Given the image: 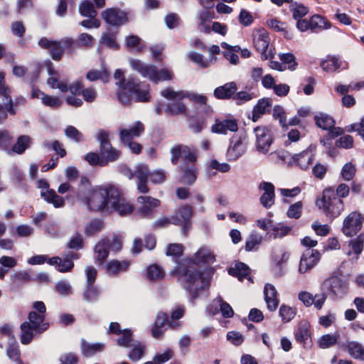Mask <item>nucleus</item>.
<instances>
[{
    "label": "nucleus",
    "instance_id": "nucleus-17",
    "mask_svg": "<svg viewBox=\"0 0 364 364\" xmlns=\"http://www.w3.org/2000/svg\"><path fill=\"white\" fill-rule=\"evenodd\" d=\"M321 257L320 252L314 249H306L300 259L299 271L304 274L312 269L319 261Z\"/></svg>",
    "mask_w": 364,
    "mask_h": 364
},
{
    "label": "nucleus",
    "instance_id": "nucleus-13",
    "mask_svg": "<svg viewBox=\"0 0 364 364\" xmlns=\"http://www.w3.org/2000/svg\"><path fill=\"white\" fill-rule=\"evenodd\" d=\"M246 139L247 134L244 133L239 136H234L230 139V144L226 152L228 161H236L244 154L246 148L243 144V141Z\"/></svg>",
    "mask_w": 364,
    "mask_h": 364
},
{
    "label": "nucleus",
    "instance_id": "nucleus-10",
    "mask_svg": "<svg viewBox=\"0 0 364 364\" xmlns=\"http://www.w3.org/2000/svg\"><path fill=\"white\" fill-rule=\"evenodd\" d=\"M137 213L141 216L152 219L154 218V212L156 208L161 205V201L149 196H141L136 200Z\"/></svg>",
    "mask_w": 364,
    "mask_h": 364
},
{
    "label": "nucleus",
    "instance_id": "nucleus-4",
    "mask_svg": "<svg viewBox=\"0 0 364 364\" xmlns=\"http://www.w3.org/2000/svg\"><path fill=\"white\" fill-rule=\"evenodd\" d=\"M29 322L24 321L21 324V342L23 345L29 344L34 336L33 333H42L46 331L49 323L45 321V316L38 315L35 311H30L28 316Z\"/></svg>",
    "mask_w": 364,
    "mask_h": 364
},
{
    "label": "nucleus",
    "instance_id": "nucleus-18",
    "mask_svg": "<svg viewBox=\"0 0 364 364\" xmlns=\"http://www.w3.org/2000/svg\"><path fill=\"white\" fill-rule=\"evenodd\" d=\"M129 65L132 68L138 72L143 77L148 78L149 80H154L155 74H156V66L152 64H145L139 59L131 58Z\"/></svg>",
    "mask_w": 364,
    "mask_h": 364
},
{
    "label": "nucleus",
    "instance_id": "nucleus-47",
    "mask_svg": "<svg viewBox=\"0 0 364 364\" xmlns=\"http://www.w3.org/2000/svg\"><path fill=\"white\" fill-rule=\"evenodd\" d=\"M338 337L339 336L336 334L323 335L318 340V345L322 349L331 348L336 344Z\"/></svg>",
    "mask_w": 364,
    "mask_h": 364
},
{
    "label": "nucleus",
    "instance_id": "nucleus-56",
    "mask_svg": "<svg viewBox=\"0 0 364 364\" xmlns=\"http://www.w3.org/2000/svg\"><path fill=\"white\" fill-rule=\"evenodd\" d=\"M102 227V221L100 220H92L86 225L85 228V233L88 237L93 236L97 232L101 231Z\"/></svg>",
    "mask_w": 364,
    "mask_h": 364
},
{
    "label": "nucleus",
    "instance_id": "nucleus-44",
    "mask_svg": "<svg viewBox=\"0 0 364 364\" xmlns=\"http://www.w3.org/2000/svg\"><path fill=\"white\" fill-rule=\"evenodd\" d=\"M320 66L325 71L333 72L340 68L341 62L336 57L328 56L327 59L321 62Z\"/></svg>",
    "mask_w": 364,
    "mask_h": 364
},
{
    "label": "nucleus",
    "instance_id": "nucleus-60",
    "mask_svg": "<svg viewBox=\"0 0 364 364\" xmlns=\"http://www.w3.org/2000/svg\"><path fill=\"white\" fill-rule=\"evenodd\" d=\"M269 43L267 41H260L257 38L254 39V46L255 49L261 53V59L266 60L268 59L267 56V50L269 48Z\"/></svg>",
    "mask_w": 364,
    "mask_h": 364
},
{
    "label": "nucleus",
    "instance_id": "nucleus-24",
    "mask_svg": "<svg viewBox=\"0 0 364 364\" xmlns=\"http://www.w3.org/2000/svg\"><path fill=\"white\" fill-rule=\"evenodd\" d=\"M230 275L237 278L240 282H242L245 279L250 282H253L250 277V268L244 262H237L233 267H230L228 270Z\"/></svg>",
    "mask_w": 364,
    "mask_h": 364
},
{
    "label": "nucleus",
    "instance_id": "nucleus-2",
    "mask_svg": "<svg viewBox=\"0 0 364 364\" xmlns=\"http://www.w3.org/2000/svg\"><path fill=\"white\" fill-rule=\"evenodd\" d=\"M100 199L97 205L101 212H117L122 216L132 213L134 209L132 204L122 197L117 188L113 186L100 187L97 188L92 196V200Z\"/></svg>",
    "mask_w": 364,
    "mask_h": 364
},
{
    "label": "nucleus",
    "instance_id": "nucleus-49",
    "mask_svg": "<svg viewBox=\"0 0 364 364\" xmlns=\"http://www.w3.org/2000/svg\"><path fill=\"white\" fill-rule=\"evenodd\" d=\"M272 232L270 233V237L276 239L277 237H283L287 235L291 230V228L279 223L277 225H272Z\"/></svg>",
    "mask_w": 364,
    "mask_h": 364
},
{
    "label": "nucleus",
    "instance_id": "nucleus-11",
    "mask_svg": "<svg viewBox=\"0 0 364 364\" xmlns=\"http://www.w3.org/2000/svg\"><path fill=\"white\" fill-rule=\"evenodd\" d=\"M362 215L356 211L350 213L343 220L342 232L347 237L355 235L362 228Z\"/></svg>",
    "mask_w": 364,
    "mask_h": 364
},
{
    "label": "nucleus",
    "instance_id": "nucleus-50",
    "mask_svg": "<svg viewBox=\"0 0 364 364\" xmlns=\"http://www.w3.org/2000/svg\"><path fill=\"white\" fill-rule=\"evenodd\" d=\"M65 135L76 143L85 140L83 134L75 127L68 125L65 129Z\"/></svg>",
    "mask_w": 364,
    "mask_h": 364
},
{
    "label": "nucleus",
    "instance_id": "nucleus-12",
    "mask_svg": "<svg viewBox=\"0 0 364 364\" xmlns=\"http://www.w3.org/2000/svg\"><path fill=\"white\" fill-rule=\"evenodd\" d=\"M196 255V266L195 268L198 269L203 272H204V277L207 281V284L205 288L203 289H205L209 286V279L208 277H210L211 274L213 272V269L210 267L205 268L203 270L200 269L199 263L203 264H210L213 263L215 259V256L212 254V252L207 248L200 247L195 254Z\"/></svg>",
    "mask_w": 364,
    "mask_h": 364
},
{
    "label": "nucleus",
    "instance_id": "nucleus-30",
    "mask_svg": "<svg viewBox=\"0 0 364 364\" xmlns=\"http://www.w3.org/2000/svg\"><path fill=\"white\" fill-rule=\"evenodd\" d=\"M309 324L306 321H301L295 332V339L297 342L302 343L304 348H307V340L311 338Z\"/></svg>",
    "mask_w": 364,
    "mask_h": 364
},
{
    "label": "nucleus",
    "instance_id": "nucleus-57",
    "mask_svg": "<svg viewBox=\"0 0 364 364\" xmlns=\"http://www.w3.org/2000/svg\"><path fill=\"white\" fill-rule=\"evenodd\" d=\"M272 116L274 119H279V124L283 129H287L286 113L282 106L275 105L274 107Z\"/></svg>",
    "mask_w": 364,
    "mask_h": 364
},
{
    "label": "nucleus",
    "instance_id": "nucleus-38",
    "mask_svg": "<svg viewBox=\"0 0 364 364\" xmlns=\"http://www.w3.org/2000/svg\"><path fill=\"white\" fill-rule=\"evenodd\" d=\"M164 276L165 272L160 265L157 264H153L147 267L146 278L149 281L159 280L163 279Z\"/></svg>",
    "mask_w": 364,
    "mask_h": 364
},
{
    "label": "nucleus",
    "instance_id": "nucleus-29",
    "mask_svg": "<svg viewBox=\"0 0 364 364\" xmlns=\"http://www.w3.org/2000/svg\"><path fill=\"white\" fill-rule=\"evenodd\" d=\"M106 243L107 240L102 239L95 245L94 248L95 264L102 265L108 257L109 252Z\"/></svg>",
    "mask_w": 364,
    "mask_h": 364
},
{
    "label": "nucleus",
    "instance_id": "nucleus-40",
    "mask_svg": "<svg viewBox=\"0 0 364 364\" xmlns=\"http://www.w3.org/2000/svg\"><path fill=\"white\" fill-rule=\"evenodd\" d=\"M346 347L348 353L354 358L364 360V348L359 343L350 341Z\"/></svg>",
    "mask_w": 364,
    "mask_h": 364
},
{
    "label": "nucleus",
    "instance_id": "nucleus-6",
    "mask_svg": "<svg viewBox=\"0 0 364 364\" xmlns=\"http://www.w3.org/2000/svg\"><path fill=\"white\" fill-rule=\"evenodd\" d=\"M120 88L128 90L134 95L135 102H148L151 100L150 85L134 77L129 76L127 80H123L120 82Z\"/></svg>",
    "mask_w": 364,
    "mask_h": 364
},
{
    "label": "nucleus",
    "instance_id": "nucleus-14",
    "mask_svg": "<svg viewBox=\"0 0 364 364\" xmlns=\"http://www.w3.org/2000/svg\"><path fill=\"white\" fill-rule=\"evenodd\" d=\"M37 187L38 188L47 189L46 191H42L41 192V196L48 203L53 204L55 208H61L65 205L64 198L58 196L53 189H49V183L46 179H39Z\"/></svg>",
    "mask_w": 364,
    "mask_h": 364
},
{
    "label": "nucleus",
    "instance_id": "nucleus-48",
    "mask_svg": "<svg viewBox=\"0 0 364 364\" xmlns=\"http://www.w3.org/2000/svg\"><path fill=\"white\" fill-rule=\"evenodd\" d=\"M85 247L82 236L79 232H75L67 243V247L70 250H80Z\"/></svg>",
    "mask_w": 364,
    "mask_h": 364
},
{
    "label": "nucleus",
    "instance_id": "nucleus-21",
    "mask_svg": "<svg viewBox=\"0 0 364 364\" xmlns=\"http://www.w3.org/2000/svg\"><path fill=\"white\" fill-rule=\"evenodd\" d=\"M166 324L173 327V323L168 321V316L166 313L163 311H159L155 318V321L151 328V334L154 338H161L164 333V330L163 329Z\"/></svg>",
    "mask_w": 364,
    "mask_h": 364
},
{
    "label": "nucleus",
    "instance_id": "nucleus-15",
    "mask_svg": "<svg viewBox=\"0 0 364 364\" xmlns=\"http://www.w3.org/2000/svg\"><path fill=\"white\" fill-rule=\"evenodd\" d=\"M102 17L105 21L112 26L119 27L129 21L127 14L119 9H107L102 12Z\"/></svg>",
    "mask_w": 364,
    "mask_h": 364
},
{
    "label": "nucleus",
    "instance_id": "nucleus-39",
    "mask_svg": "<svg viewBox=\"0 0 364 364\" xmlns=\"http://www.w3.org/2000/svg\"><path fill=\"white\" fill-rule=\"evenodd\" d=\"M131 350L129 352L127 357L133 362L139 361L144 355L145 345L141 344L140 342L136 341L131 346Z\"/></svg>",
    "mask_w": 364,
    "mask_h": 364
},
{
    "label": "nucleus",
    "instance_id": "nucleus-53",
    "mask_svg": "<svg viewBox=\"0 0 364 364\" xmlns=\"http://www.w3.org/2000/svg\"><path fill=\"white\" fill-rule=\"evenodd\" d=\"M262 238L256 234H251L245 242V250L250 252L257 250L262 243Z\"/></svg>",
    "mask_w": 364,
    "mask_h": 364
},
{
    "label": "nucleus",
    "instance_id": "nucleus-54",
    "mask_svg": "<svg viewBox=\"0 0 364 364\" xmlns=\"http://www.w3.org/2000/svg\"><path fill=\"white\" fill-rule=\"evenodd\" d=\"M272 106V100L269 98H262L258 100L254 106L253 109L259 114L262 116L267 112H269V107Z\"/></svg>",
    "mask_w": 364,
    "mask_h": 364
},
{
    "label": "nucleus",
    "instance_id": "nucleus-62",
    "mask_svg": "<svg viewBox=\"0 0 364 364\" xmlns=\"http://www.w3.org/2000/svg\"><path fill=\"white\" fill-rule=\"evenodd\" d=\"M279 314L282 321L286 323L290 321L294 317L296 312L292 308L282 304L279 308Z\"/></svg>",
    "mask_w": 364,
    "mask_h": 364
},
{
    "label": "nucleus",
    "instance_id": "nucleus-3",
    "mask_svg": "<svg viewBox=\"0 0 364 364\" xmlns=\"http://www.w3.org/2000/svg\"><path fill=\"white\" fill-rule=\"evenodd\" d=\"M336 195L333 188H327L323 190L322 197L316 200V205L331 221L338 217L344 208L342 199Z\"/></svg>",
    "mask_w": 364,
    "mask_h": 364
},
{
    "label": "nucleus",
    "instance_id": "nucleus-55",
    "mask_svg": "<svg viewBox=\"0 0 364 364\" xmlns=\"http://www.w3.org/2000/svg\"><path fill=\"white\" fill-rule=\"evenodd\" d=\"M279 60L282 64H287L288 68L293 71L295 70L298 66V63L296 61L294 55L291 53H280L279 55Z\"/></svg>",
    "mask_w": 364,
    "mask_h": 364
},
{
    "label": "nucleus",
    "instance_id": "nucleus-31",
    "mask_svg": "<svg viewBox=\"0 0 364 364\" xmlns=\"http://www.w3.org/2000/svg\"><path fill=\"white\" fill-rule=\"evenodd\" d=\"M144 132V124L139 122L136 121L134 126L131 127L129 129H122L119 131V137L120 139L124 140H129L132 139L133 136H139Z\"/></svg>",
    "mask_w": 364,
    "mask_h": 364
},
{
    "label": "nucleus",
    "instance_id": "nucleus-59",
    "mask_svg": "<svg viewBox=\"0 0 364 364\" xmlns=\"http://www.w3.org/2000/svg\"><path fill=\"white\" fill-rule=\"evenodd\" d=\"M42 103L47 106L53 109L58 108L62 105V101L57 97H53L48 95H43V97H41Z\"/></svg>",
    "mask_w": 364,
    "mask_h": 364
},
{
    "label": "nucleus",
    "instance_id": "nucleus-41",
    "mask_svg": "<svg viewBox=\"0 0 364 364\" xmlns=\"http://www.w3.org/2000/svg\"><path fill=\"white\" fill-rule=\"evenodd\" d=\"M100 294V290L94 284H85L83 291V299L87 302H95L98 299Z\"/></svg>",
    "mask_w": 364,
    "mask_h": 364
},
{
    "label": "nucleus",
    "instance_id": "nucleus-46",
    "mask_svg": "<svg viewBox=\"0 0 364 364\" xmlns=\"http://www.w3.org/2000/svg\"><path fill=\"white\" fill-rule=\"evenodd\" d=\"M102 157L101 163L107 166L109 162H114L119 159L121 151L112 147L107 152L100 154Z\"/></svg>",
    "mask_w": 364,
    "mask_h": 364
},
{
    "label": "nucleus",
    "instance_id": "nucleus-27",
    "mask_svg": "<svg viewBox=\"0 0 364 364\" xmlns=\"http://www.w3.org/2000/svg\"><path fill=\"white\" fill-rule=\"evenodd\" d=\"M105 348V344L103 343H90L84 338H82L80 341L81 353L87 358L92 357L96 353L104 351Z\"/></svg>",
    "mask_w": 364,
    "mask_h": 364
},
{
    "label": "nucleus",
    "instance_id": "nucleus-26",
    "mask_svg": "<svg viewBox=\"0 0 364 364\" xmlns=\"http://www.w3.org/2000/svg\"><path fill=\"white\" fill-rule=\"evenodd\" d=\"M171 102L166 104L164 112L169 116L184 115L188 117L187 106L181 101L171 100Z\"/></svg>",
    "mask_w": 364,
    "mask_h": 364
},
{
    "label": "nucleus",
    "instance_id": "nucleus-25",
    "mask_svg": "<svg viewBox=\"0 0 364 364\" xmlns=\"http://www.w3.org/2000/svg\"><path fill=\"white\" fill-rule=\"evenodd\" d=\"M264 295L267 309L270 311H275L279 305L277 291L275 287L271 284H266L264 288Z\"/></svg>",
    "mask_w": 364,
    "mask_h": 364
},
{
    "label": "nucleus",
    "instance_id": "nucleus-45",
    "mask_svg": "<svg viewBox=\"0 0 364 364\" xmlns=\"http://www.w3.org/2000/svg\"><path fill=\"white\" fill-rule=\"evenodd\" d=\"M80 14L85 17L93 18L96 17L97 12L94 8L93 4L90 1H85L79 6Z\"/></svg>",
    "mask_w": 364,
    "mask_h": 364
},
{
    "label": "nucleus",
    "instance_id": "nucleus-22",
    "mask_svg": "<svg viewBox=\"0 0 364 364\" xmlns=\"http://www.w3.org/2000/svg\"><path fill=\"white\" fill-rule=\"evenodd\" d=\"M237 90V86L236 82H230L217 87L214 90L213 95L218 100H233L234 95Z\"/></svg>",
    "mask_w": 364,
    "mask_h": 364
},
{
    "label": "nucleus",
    "instance_id": "nucleus-5",
    "mask_svg": "<svg viewBox=\"0 0 364 364\" xmlns=\"http://www.w3.org/2000/svg\"><path fill=\"white\" fill-rule=\"evenodd\" d=\"M9 92V87L5 85L4 74L0 73V124L7 118L8 112L11 115L16 114L14 107L24 105L26 102L23 96L16 97L14 102Z\"/></svg>",
    "mask_w": 364,
    "mask_h": 364
},
{
    "label": "nucleus",
    "instance_id": "nucleus-36",
    "mask_svg": "<svg viewBox=\"0 0 364 364\" xmlns=\"http://www.w3.org/2000/svg\"><path fill=\"white\" fill-rule=\"evenodd\" d=\"M314 121L316 126L323 130H329L336 124L334 119L325 113H321L319 116H314Z\"/></svg>",
    "mask_w": 364,
    "mask_h": 364
},
{
    "label": "nucleus",
    "instance_id": "nucleus-32",
    "mask_svg": "<svg viewBox=\"0 0 364 364\" xmlns=\"http://www.w3.org/2000/svg\"><path fill=\"white\" fill-rule=\"evenodd\" d=\"M31 138L28 135H20L15 144H14L10 151V154H23L25 151L30 147Z\"/></svg>",
    "mask_w": 364,
    "mask_h": 364
},
{
    "label": "nucleus",
    "instance_id": "nucleus-33",
    "mask_svg": "<svg viewBox=\"0 0 364 364\" xmlns=\"http://www.w3.org/2000/svg\"><path fill=\"white\" fill-rule=\"evenodd\" d=\"M133 331L131 328H124L114 341L118 346L128 348L133 346Z\"/></svg>",
    "mask_w": 364,
    "mask_h": 364
},
{
    "label": "nucleus",
    "instance_id": "nucleus-61",
    "mask_svg": "<svg viewBox=\"0 0 364 364\" xmlns=\"http://www.w3.org/2000/svg\"><path fill=\"white\" fill-rule=\"evenodd\" d=\"M255 97L253 92H247L246 91L236 92L233 97L237 105H241L243 103L251 100Z\"/></svg>",
    "mask_w": 364,
    "mask_h": 364
},
{
    "label": "nucleus",
    "instance_id": "nucleus-8",
    "mask_svg": "<svg viewBox=\"0 0 364 364\" xmlns=\"http://www.w3.org/2000/svg\"><path fill=\"white\" fill-rule=\"evenodd\" d=\"M256 137V149L260 153L267 154L274 141L272 125L257 126L253 130Z\"/></svg>",
    "mask_w": 364,
    "mask_h": 364
},
{
    "label": "nucleus",
    "instance_id": "nucleus-1",
    "mask_svg": "<svg viewBox=\"0 0 364 364\" xmlns=\"http://www.w3.org/2000/svg\"><path fill=\"white\" fill-rule=\"evenodd\" d=\"M184 247L182 244L171 243L168 245L166 255L171 256L176 262V265L170 274L177 277L178 282L182 287L189 293V300L194 304L199 297L200 292L207 284L204 272L195 268L196 261L193 258H186L180 262L183 254Z\"/></svg>",
    "mask_w": 364,
    "mask_h": 364
},
{
    "label": "nucleus",
    "instance_id": "nucleus-64",
    "mask_svg": "<svg viewBox=\"0 0 364 364\" xmlns=\"http://www.w3.org/2000/svg\"><path fill=\"white\" fill-rule=\"evenodd\" d=\"M303 204L298 201L291 205L287 210V215L289 218L298 219L301 217Z\"/></svg>",
    "mask_w": 364,
    "mask_h": 364
},
{
    "label": "nucleus",
    "instance_id": "nucleus-51",
    "mask_svg": "<svg viewBox=\"0 0 364 364\" xmlns=\"http://www.w3.org/2000/svg\"><path fill=\"white\" fill-rule=\"evenodd\" d=\"M173 77V72L168 68H161L159 70L156 68V74L154 75L153 82L157 84L160 81L172 80Z\"/></svg>",
    "mask_w": 364,
    "mask_h": 364
},
{
    "label": "nucleus",
    "instance_id": "nucleus-52",
    "mask_svg": "<svg viewBox=\"0 0 364 364\" xmlns=\"http://www.w3.org/2000/svg\"><path fill=\"white\" fill-rule=\"evenodd\" d=\"M100 43L105 45L107 48L115 50H118L120 48L119 45L116 41L115 36L114 34H102L100 40Z\"/></svg>",
    "mask_w": 364,
    "mask_h": 364
},
{
    "label": "nucleus",
    "instance_id": "nucleus-23",
    "mask_svg": "<svg viewBox=\"0 0 364 364\" xmlns=\"http://www.w3.org/2000/svg\"><path fill=\"white\" fill-rule=\"evenodd\" d=\"M130 262L128 260L119 261L112 259L108 262L105 266V272L111 276L116 277L119 274L125 272L129 269Z\"/></svg>",
    "mask_w": 364,
    "mask_h": 364
},
{
    "label": "nucleus",
    "instance_id": "nucleus-37",
    "mask_svg": "<svg viewBox=\"0 0 364 364\" xmlns=\"http://www.w3.org/2000/svg\"><path fill=\"white\" fill-rule=\"evenodd\" d=\"M14 141V136L6 129H0V150L4 151L10 155L11 144Z\"/></svg>",
    "mask_w": 364,
    "mask_h": 364
},
{
    "label": "nucleus",
    "instance_id": "nucleus-19",
    "mask_svg": "<svg viewBox=\"0 0 364 364\" xmlns=\"http://www.w3.org/2000/svg\"><path fill=\"white\" fill-rule=\"evenodd\" d=\"M179 173L178 181L183 184L192 186L197 179V168L194 164L183 162L179 168Z\"/></svg>",
    "mask_w": 364,
    "mask_h": 364
},
{
    "label": "nucleus",
    "instance_id": "nucleus-9",
    "mask_svg": "<svg viewBox=\"0 0 364 364\" xmlns=\"http://www.w3.org/2000/svg\"><path fill=\"white\" fill-rule=\"evenodd\" d=\"M192 215L193 208L188 204L182 205L174 215H171L173 220V224L180 226L184 235H187L188 232L191 229Z\"/></svg>",
    "mask_w": 364,
    "mask_h": 364
},
{
    "label": "nucleus",
    "instance_id": "nucleus-7",
    "mask_svg": "<svg viewBox=\"0 0 364 364\" xmlns=\"http://www.w3.org/2000/svg\"><path fill=\"white\" fill-rule=\"evenodd\" d=\"M321 290L328 291L332 299L342 298L348 291V283L343 275L334 272L321 284Z\"/></svg>",
    "mask_w": 364,
    "mask_h": 364
},
{
    "label": "nucleus",
    "instance_id": "nucleus-20",
    "mask_svg": "<svg viewBox=\"0 0 364 364\" xmlns=\"http://www.w3.org/2000/svg\"><path fill=\"white\" fill-rule=\"evenodd\" d=\"M259 189L264 191L259 198L261 204L265 208H269L274 203V186L270 182L263 181L259 185Z\"/></svg>",
    "mask_w": 364,
    "mask_h": 364
},
{
    "label": "nucleus",
    "instance_id": "nucleus-42",
    "mask_svg": "<svg viewBox=\"0 0 364 364\" xmlns=\"http://www.w3.org/2000/svg\"><path fill=\"white\" fill-rule=\"evenodd\" d=\"M97 140L100 142V154L103 152H107V150L112 147L109 139V133L104 129H100L98 131Z\"/></svg>",
    "mask_w": 364,
    "mask_h": 364
},
{
    "label": "nucleus",
    "instance_id": "nucleus-28",
    "mask_svg": "<svg viewBox=\"0 0 364 364\" xmlns=\"http://www.w3.org/2000/svg\"><path fill=\"white\" fill-rule=\"evenodd\" d=\"M160 95L168 100L181 101L185 98L190 100L191 92L185 90L175 91L172 87H168L162 90Z\"/></svg>",
    "mask_w": 364,
    "mask_h": 364
},
{
    "label": "nucleus",
    "instance_id": "nucleus-16",
    "mask_svg": "<svg viewBox=\"0 0 364 364\" xmlns=\"http://www.w3.org/2000/svg\"><path fill=\"white\" fill-rule=\"evenodd\" d=\"M149 168L145 164H138L135 167V177L136 178V189L139 193L146 194L149 192L148 186Z\"/></svg>",
    "mask_w": 364,
    "mask_h": 364
},
{
    "label": "nucleus",
    "instance_id": "nucleus-43",
    "mask_svg": "<svg viewBox=\"0 0 364 364\" xmlns=\"http://www.w3.org/2000/svg\"><path fill=\"white\" fill-rule=\"evenodd\" d=\"M50 55L53 60L59 61L62 59L65 53V47L63 46V40L55 41L53 45L49 50Z\"/></svg>",
    "mask_w": 364,
    "mask_h": 364
},
{
    "label": "nucleus",
    "instance_id": "nucleus-58",
    "mask_svg": "<svg viewBox=\"0 0 364 364\" xmlns=\"http://www.w3.org/2000/svg\"><path fill=\"white\" fill-rule=\"evenodd\" d=\"M141 38L136 35H129L125 38L124 45L127 49L136 48L137 52L142 50V46H140Z\"/></svg>",
    "mask_w": 364,
    "mask_h": 364
},
{
    "label": "nucleus",
    "instance_id": "nucleus-34",
    "mask_svg": "<svg viewBox=\"0 0 364 364\" xmlns=\"http://www.w3.org/2000/svg\"><path fill=\"white\" fill-rule=\"evenodd\" d=\"M331 27L330 21L320 15H314L310 18V30L312 32H319Z\"/></svg>",
    "mask_w": 364,
    "mask_h": 364
},
{
    "label": "nucleus",
    "instance_id": "nucleus-35",
    "mask_svg": "<svg viewBox=\"0 0 364 364\" xmlns=\"http://www.w3.org/2000/svg\"><path fill=\"white\" fill-rule=\"evenodd\" d=\"M292 160L301 169L306 170L308 168L309 164L312 163L313 156L306 150L299 154H294L292 156Z\"/></svg>",
    "mask_w": 364,
    "mask_h": 364
},
{
    "label": "nucleus",
    "instance_id": "nucleus-63",
    "mask_svg": "<svg viewBox=\"0 0 364 364\" xmlns=\"http://www.w3.org/2000/svg\"><path fill=\"white\" fill-rule=\"evenodd\" d=\"M355 167L352 163H346L341 170L342 178L345 181H350L355 176Z\"/></svg>",
    "mask_w": 364,
    "mask_h": 364
}]
</instances>
